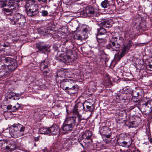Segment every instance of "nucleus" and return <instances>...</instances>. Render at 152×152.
<instances>
[{
    "mask_svg": "<svg viewBox=\"0 0 152 152\" xmlns=\"http://www.w3.org/2000/svg\"><path fill=\"white\" fill-rule=\"evenodd\" d=\"M25 129L24 126L20 124H14L10 127V134L14 138H18L24 135Z\"/></svg>",
    "mask_w": 152,
    "mask_h": 152,
    "instance_id": "nucleus-1",
    "label": "nucleus"
},
{
    "mask_svg": "<svg viewBox=\"0 0 152 152\" xmlns=\"http://www.w3.org/2000/svg\"><path fill=\"white\" fill-rule=\"evenodd\" d=\"M26 12L29 16L32 17L37 15L39 13L38 6L34 0L30 1L26 5Z\"/></svg>",
    "mask_w": 152,
    "mask_h": 152,
    "instance_id": "nucleus-2",
    "label": "nucleus"
},
{
    "mask_svg": "<svg viewBox=\"0 0 152 152\" xmlns=\"http://www.w3.org/2000/svg\"><path fill=\"white\" fill-rule=\"evenodd\" d=\"M7 18L11 21L12 24H23L26 21L25 16L19 13H11V15L8 16Z\"/></svg>",
    "mask_w": 152,
    "mask_h": 152,
    "instance_id": "nucleus-3",
    "label": "nucleus"
},
{
    "mask_svg": "<svg viewBox=\"0 0 152 152\" xmlns=\"http://www.w3.org/2000/svg\"><path fill=\"white\" fill-rule=\"evenodd\" d=\"M117 142L119 146L129 148L131 145L132 141L129 135L122 133L120 135Z\"/></svg>",
    "mask_w": 152,
    "mask_h": 152,
    "instance_id": "nucleus-4",
    "label": "nucleus"
},
{
    "mask_svg": "<svg viewBox=\"0 0 152 152\" xmlns=\"http://www.w3.org/2000/svg\"><path fill=\"white\" fill-rule=\"evenodd\" d=\"M7 3L8 8L4 9V11L7 13L10 12L7 14L8 16H10L11 13L16 10L15 7L17 4V1L16 0H7Z\"/></svg>",
    "mask_w": 152,
    "mask_h": 152,
    "instance_id": "nucleus-5",
    "label": "nucleus"
},
{
    "mask_svg": "<svg viewBox=\"0 0 152 152\" xmlns=\"http://www.w3.org/2000/svg\"><path fill=\"white\" fill-rule=\"evenodd\" d=\"M5 61L8 65L7 67L10 69L11 71H13L17 67V64L15 60L10 57H7L5 58Z\"/></svg>",
    "mask_w": 152,
    "mask_h": 152,
    "instance_id": "nucleus-6",
    "label": "nucleus"
},
{
    "mask_svg": "<svg viewBox=\"0 0 152 152\" xmlns=\"http://www.w3.org/2000/svg\"><path fill=\"white\" fill-rule=\"evenodd\" d=\"M84 13L88 17H95L97 13L94 8L92 6H89L86 7L83 10Z\"/></svg>",
    "mask_w": 152,
    "mask_h": 152,
    "instance_id": "nucleus-7",
    "label": "nucleus"
},
{
    "mask_svg": "<svg viewBox=\"0 0 152 152\" xmlns=\"http://www.w3.org/2000/svg\"><path fill=\"white\" fill-rule=\"evenodd\" d=\"M63 51L66 54V55L61 56V60L64 62H69L71 59V57L69 55L72 54V51L70 49L66 48Z\"/></svg>",
    "mask_w": 152,
    "mask_h": 152,
    "instance_id": "nucleus-8",
    "label": "nucleus"
},
{
    "mask_svg": "<svg viewBox=\"0 0 152 152\" xmlns=\"http://www.w3.org/2000/svg\"><path fill=\"white\" fill-rule=\"evenodd\" d=\"M36 48L38 51L42 53L48 51L50 48V46L45 45L42 42H38L36 44Z\"/></svg>",
    "mask_w": 152,
    "mask_h": 152,
    "instance_id": "nucleus-9",
    "label": "nucleus"
},
{
    "mask_svg": "<svg viewBox=\"0 0 152 152\" xmlns=\"http://www.w3.org/2000/svg\"><path fill=\"white\" fill-rule=\"evenodd\" d=\"M48 62L46 60H44L40 64V69L45 75L48 73L49 71L48 69Z\"/></svg>",
    "mask_w": 152,
    "mask_h": 152,
    "instance_id": "nucleus-10",
    "label": "nucleus"
},
{
    "mask_svg": "<svg viewBox=\"0 0 152 152\" xmlns=\"http://www.w3.org/2000/svg\"><path fill=\"white\" fill-rule=\"evenodd\" d=\"M48 135H56L59 133V128L58 125L54 124L50 127H48Z\"/></svg>",
    "mask_w": 152,
    "mask_h": 152,
    "instance_id": "nucleus-11",
    "label": "nucleus"
},
{
    "mask_svg": "<svg viewBox=\"0 0 152 152\" xmlns=\"http://www.w3.org/2000/svg\"><path fill=\"white\" fill-rule=\"evenodd\" d=\"M1 69L0 70V78H4L7 77V75L10 73V69L6 67L5 66H2L1 67Z\"/></svg>",
    "mask_w": 152,
    "mask_h": 152,
    "instance_id": "nucleus-12",
    "label": "nucleus"
},
{
    "mask_svg": "<svg viewBox=\"0 0 152 152\" xmlns=\"http://www.w3.org/2000/svg\"><path fill=\"white\" fill-rule=\"evenodd\" d=\"M85 107H84L83 104L80 102H78L74 107L72 112L73 114H77V113H79V112L83 109L85 110Z\"/></svg>",
    "mask_w": 152,
    "mask_h": 152,
    "instance_id": "nucleus-13",
    "label": "nucleus"
},
{
    "mask_svg": "<svg viewBox=\"0 0 152 152\" xmlns=\"http://www.w3.org/2000/svg\"><path fill=\"white\" fill-rule=\"evenodd\" d=\"M76 117H69L66 118L65 122L69 125H72L74 127L76 123Z\"/></svg>",
    "mask_w": 152,
    "mask_h": 152,
    "instance_id": "nucleus-14",
    "label": "nucleus"
},
{
    "mask_svg": "<svg viewBox=\"0 0 152 152\" xmlns=\"http://www.w3.org/2000/svg\"><path fill=\"white\" fill-rule=\"evenodd\" d=\"M113 23V21L110 19L101 22L100 23V25L104 28H108L112 26Z\"/></svg>",
    "mask_w": 152,
    "mask_h": 152,
    "instance_id": "nucleus-15",
    "label": "nucleus"
},
{
    "mask_svg": "<svg viewBox=\"0 0 152 152\" xmlns=\"http://www.w3.org/2000/svg\"><path fill=\"white\" fill-rule=\"evenodd\" d=\"M73 128L72 125H71L65 122L61 127V129L63 131L67 132L72 130Z\"/></svg>",
    "mask_w": 152,
    "mask_h": 152,
    "instance_id": "nucleus-16",
    "label": "nucleus"
},
{
    "mask_svg": "<svg viewBox=\"0 0 152 152\" xmlns=\"http://www.w3.org/2000/svg\"><path fill=\"white\" fill-rule=\"evenodd\" d=\"M100 131L104 135L108 134L111 133L110 129L107 127L103 126L101 128Z\"/></svg>",
    "mask_w": 152,
    "mask_h": 152,
    "instance_id": "nucleus-17",
    "label": "nucleus"
},
{
    "mask_svg": "<svg viewBox=\"0 0 152 152\" xmlns=\"http://www.w3.org/2000/svg\"><path fill=\"white\" fill-rule=\"evenodd\" d=\"M112 50L113 51H117L121 46L120 43L112 42Z\"/></svg>",
    "mask_w": 152,
    "mask_h": 152,
    "instance_id": "nucleus-18",
    "label": "nucleus"
},
{
    "mask_svg": "<svg viewBox=\"0 0 152 152\" xmlns=\"http://www.w3.org/2000/svg\"><path fill=\"white\" fill-rule=\"evenodd\" d=\"M92 135V133L91 131L87 130L85 131L84 134L83 135L85 137V139L89 140L90 139Z\"/></svg>",
    "mask_w": 152,
    "mask_h": 152,
    "instance_id": "nucleus-19",
    "label": "nucleus"
},
{
    "mask_svg": "<svg viewBox=\"0 0 152 152\" xmlns=\"http://www.w3.org/2000/svg\"><path fill=\"white\" fill-rule=\"evenodd\" d=\"M48 128L41 127L39 129V132L41 134H45L48 135Z\"/></svg>",
    "mask_w": 152,
    "mask_h": 152,
    "instance_id": "nucleus-20",
    "label": "nucleus"
},
{
    "mask_svg": "<svg viewBox=\"0 0 152 152\" xmlns=\"http://www.w3.org/2000/svg\"><path fill=\"white\" fill-rule=\"evenodd\" d=\"M98 34L104 35L106 34V30L104 28L102 27L101 26V27L99 28L98 29Z\"/></svg>",
    "mask_w": 152,
    "mask_h": 152,
    "instance_id": "nucleus-21",
    "label": "nucleus"
},
{
    "mask_svg": "<svg viewBox=\"0 0 152 152\" xmlns=\"http://www.w3.org/2000/svg\"><path fill=\"white\" fill-rule=\"evenodd\" d=\"M101 6L104 8H107L110 6L109 1L108 0H104L101 3Z\"/></svg>",
    "mask_w": 152,
    "mask_h": 152,
    "instance_id": "nucleus-22",
    "label": "nucleus"
},
{
    "mask_svg": "<svg viewBox=\"0 0 152 152\" xmlns=\"http://www.w3.org/2000/svg\"><path fill=\"white\" fill-rule=\"evenodd\" d=\"M152 103V102L148 101L146 102H144L142 104L144 105L145 106V108H147L148 109L150 108H152V106L151 104Z\"/></svg>",
    "mask_w": 152,
    "mask_h": 152,
    "instance_id": "nucleus-23",
    "label": "nucleus"
},
{
    "mask_svg": "<svg viewBox=\"0 0 152 152\" xmlns=\"http://www.w3.org/2000/svg\"><path fill=\"white\" fill-rule=\"evenodd\" d=\"M77 90V88H76V86H73L72 87L69 88V90L67 91V93L69 94H70V93L74 94L75 93Z\"/></svg>",
    "mask_w": 152,
    "mask_h": 152,
    "instance_id": "nucleus-24",
    "label": "nucleus"
},
{
    "mask_svg": "<svg viewBox=\"0 0 152 152\" xmlns=\"http://www.w3.org/2000/svg\"><path fill=\"white\" fill-rule=\"evenodd\" d=\"M7 0H0V7L1 8H3L7 6Z\"/></svg>",
    "mask_w": 152,
    "mask_h": 152,
    "instance_id": "nucleus-25",
    "label": "nucleus"
},
{
    "mask_svg": "<svg viewBox=\"0 0 152 152\" xmlns=\"http://www.w3.org/2000/svg\"><path fill=\"white\" fill-rule=\"evenodd\" d=\"M20 107V104L17 103L15 105H12V110L15 112L16 110L18 109Z\"/></svg>",
    "mask_w": 152,
    "mask_h": 152,
    "instance_id": "nucleus-26",
    "label": "nucleus"
},
{
    "mask_svg": "<svg viewBox=\"0 0 152 152\" xmlns=\"http://www.w3.org/2000/svg\"><path fill=\"white\" fill-rule=\"evenodd\" d=\"M107 37V34H105L104 35H102L101 34H98L96 36V38L97 40L102 39L105 38Z\"/></svg>",
    "mask_w": 152,
    "mask_h": 152,
    "instance_id": "nucleus-27",
    "label": "nucleus"
},
{
    "mask_svg": "<svg viewBox=\"0 0 152 152\" xmlns=\"http://www.w3.org/2000/svg\"><path fill=\"white\" fill-rule=\"evenodd\" d=\"M86 111H88L90 112H92L94 109L95 107L94 104L92 105H90L86 107Z\"/></svg>",
    "mask_w": 152,
    "mask_h": 152,
    "instance_id": "nucleus-28",
    "label": "nucleus"
},
{
    "mask_svg": "<svg viewBox=\"0 0 152 152\" xmlns=\"http://www.w3.org/2000/svg\"><path fill=\"white\" fill-rule=\"evenodd\" d=\"M9 99H11V101L13 100H18L20 98H16L14 96L13 94L12 93L11 96H9Z\"/></svg>",
    "mask_w": 152,
    "mask_h": 152,
    "instance_id": "nucleus-29",
    "label": "nucleus"
},
{
    "mask_svg": "<svg viewBox=\"0 0 152 152\" xmlns=\"http://www.w3.org/2000/svg\"><path fill=\"white\" fill-rule=\"evenodd\" d=\"M130 47L131 46L130 45H127L126 46H124L122 50L126 53H127Z\"/></svg>",
    "mask_w": 152,
    "mask_h": 152,
    "instance_id": "nucleus-30",
    "label": "nucleus"
},
{
    "mask_svg": "<svg viewBox=\"0 0 152 152\" xmlns=\"http://www.w3.org/2000/svg\"><path fill=\"white\" fill-rule=\"evenodd\" d=\"M123 57L121 54L119 55L118 53L116 54L115 55V58L117 61H119Z\"/></svg>",
    "mask_w": 152,
    "mask_h": 152,
    "instance_id": "nucleus-31",
    "label": "nucleus"
},
{
    "mask_svg": "<svg viewBox=\"0 0 152 152\" xmlns=\"http://www.w3.org/2000/svg\"><path fill=\"white\" fill-rule=\"evenodd\" d=\"M10 151H12L17 148L16 145L14 143L10 145Z\"/></svg>",
    "mask_w": 152,
    "mask_h": 152,
    "instance_id": "nucleus-32",
    "label": "nucleus"
},
{
    "mask_svg": "<svg viewBox=\"0 0 152 152\" xmlns=\"http://www.w3.org/2000/svg\"><path fill=\"white\" fill-rule=\"evenodd\" d=\"M75 39L78 41H82L83 39V38L79 34H77L75 36Z\"/></svg>",
    "mask_w": 152,
    "mask_h": 152,
    "instance_id": "nucleus-33",
    "label": "nucleus"
},
{
    "mask_svg": "<svg viewBox=\"0 0 152 152\" xmlns=\"http://www.w3.org/2000/svg\"><path fill=\"white\" fill-rule=\"evenodd\" d=\"M139 109L141 111L146 112L148 110V109L147 108H145V106L142 104L141 105L140 107H139Z\"/></svg>",
    "mask_w": 152,
    "mask_h": 152,
    "instance_id": "nucleus-34",
    "label": "nucleus"
},
{
    "mask_svg": "<svg viewBox=\"0 0 152 152\" xmlns=\"http://www.w3.org/2000/svg\"><path fill=\"white\" fill-rule=\"evenodd\" d=\"M141 99L140 98L137 97H134V96H132V101L134 103H137L138 102L139 100L140 99Z\"/></svg>",
    "mask_w": 152,
    "mask_h": 152,
    "instance_id": "nucleus-35",
    "label": "nucleus"
},
{
    "mask_svg": "<svg viewBox=\"0 0 152 152\" xmlns=\"http://www.w3.org/2000/svg\"><path fill=\"white\" fill-rule=\"evenodd\" d=\"M85 138V137L83 135L81 137L78 139V141L80 143L83 148H84V146L82 143V142L83 141V139Z\"/></svg>",
    "mask_w": 152,
    "mask_h": 152,
    "instance_id": "nucleus-36",
    "label": "nucleus"
},
{
    "mask_svg": "<svg viewBox=\"0 0 152 152\" xmlns=\"http://www.w3.org/2000/svg\"><path fill=\"white\" fill-rule=\"evenodd\" d=\"M83 104L84 107H87V106L92 105L94 104L93 103L90 102L88 101H85L83 103Z\"/></svg>",
    "mask_w": 152,
    "mask_h": 152,
    "instance_id": "nucleus-37",
    "label": "nucleus"
},
{
    "mask_svg": "<svg viewBox=\"0 0 152 152\" xmlns=\"http://www.w3.org/2000/svg\"><path fill=\"white\" fill-rule=\"evenodd\" d=\"M138 91V89L136 88L135 90H134L132 92V96L134 97H137V93Z\"/></svg>",
    "mask_w": 152,
    "mask_h": 152,
    "instance_id": "nucleus-38",
    "label": "nucleus"
},
{
    "mask_svg": "<svg viewBox=\"0 0 152 152\" xmlns=\"http://www.w3.org/2000/svg\"><path fill=\"white\" fill-rule=\"evenodd\" d=\"M75 115H76L78 118V120L79 122H80L83 119L82 118V116L81 115H80L79 113H77V114H73Z\"/></svg>",
    "mask_w": 152,
    "mask_h": 152,
    "instance_id": "nucleus-39",
    "label": "nucleus"
},
{
    "mask_svg": "<svg viewBox=\"0 0 152 152\" xmlns=\"http://www.w3.org/2000/svg\"><path fill=\"white\" fill-rule=\"evenodd\" d=\"M41 13L42 16L44 17L47 16L48 14V12L45 10H42L41 12Z\"/></svg>",
    "mask_w": 152,
    "mask_h": 152,
    "instance_id": "nucleus-40",
    "label": "nucleus"
},
{
    "mask_svg": "<svg viewBox=\"0 0 152 152\" xmlns=\"http://www.w3.org/2000/svg\"><path fill=\"white\" fill-rule=\"evenodd\" d=\"M141 93H142L140 89H138V91H137V97L141 99L142 97V96L141 94Z\"/></svg>",
    "mask_w": 152,
    "mask_h": 152,
    "instance_id": "nucleus-41",
    "label": "nucleus"
},
{
    "mask_svg": "<svg viewBox=\"0 0 152 152\" xmlns=\"http://www.w3.org/2000/svg\"><path fill=\"white\" fill-rule=\"evenodd\" d=\"M97 41H98V42L99 44H100L101 43H105L106 42L107 40L106 39H105V38H104L102 39H101L100 40H97Z\"/></svg>",
    "mask_w": 152,
    "mask_h": 152,
    "instance_id": "nucleus-42",
    "label": "nucleus"
},
{
    "mask_svg": "<svg viewBox=\"0 0 152 152\" xmlns=\"http://www.w3.org/2000/svg\"><path fill=\"white\" fill-rule=\"evenodd\" d=\"M83 35L81 36L83 38V39H87L88 37V33H83Z\"/></svg>",
    "mask_w": 152,
    "mask_h": 152,
    "instance_id": "nucleus-43",
    "label": "nucleus"
},
{
    "mask_svg": "<svg viewBox=\"0 0 152 152\" xmlns=\"http://www.w3.org/2000/svg\"><path fill=\"white\" fill-rule=\"evenodd\" d=\"M63 82H68L72 83L74 82V80H71L70 79H65L63 80Z\"/></svg>",
    "mask_w": 152,
    "mask_h": 152,
    "instance_id": "nucleus-44",
    "label": "nucleus"
},
{
    "mask_svg": "<svg viewBox=\"0 0 152 152\" xmlns=\"http://www.w3.org/2000/svg\"><path fill=\"white\" fill-rule=\"evenodd\" d=\"M61 72L60 70H58L54 74V76L56 77H58L60 75V74Z\"/></svg>",
    "mask_w": 152,
    "mask_h": 152,
    "instance_id": "nucleus-45",
    "label": "nucleus"
},
{
    "mask_svg": "<svg viewBox=\"0 0 152 152\" xmlns=\"http://www.w3.org/2000/svg\"><path fill=\"white\" fill-rule=\"evenodd\" d=\"M119 42L120 43L119 41H118L117 39V37H114L112 39H111V43H112V42Z\"/></svg>",
    "mask_w": 152,
    "mask_h": 152,
    "instance_id": "nucleus-46",
    "label": "nucleus"
},
{
    "mask_svg": "<svg viewBox=\"0 0 152 152\" xmlns=\"http://www.w3.org/2000/svg\"><path fill=\"white\" fill-rule=\"evenodd\" d=\"M12 93L13 94L14 96H15L16 98H19L22 94V93L18 94L15 93Z\"/></svg>",
    "mask_w": 152,
    "mask_h": 152,
    "instance_id": "nucleus-47",
    "label": "nucleus"
},
{
    "mask_svg": "<svg viewBox=\"0 0 152 152\" xmlns=\"http://www.w3.org/2000/svg\"><path fill=\"white\" fill-rule=\"evenodd\" d=\"M106 48L108 49H112V44L111 42L109 44L106 46Z\"/></svg>",
    "mask_w": 152,
    "mask_h": 152,
    "instance_id": "nucleus-48",
    "label": "nucleus"
},
{
    "mask_svg": "<svg viewBox=\"0 0 152 152\" xmlns=\"http://www.w3.org/2000/svg\"><path fill=\"white\" fill-rule=\"evenodd\" d=\"M88 26H86L85 28H83L82 30L83 32L88 33Z\"/></svg>",
    "mask_w": 152,
    "mask_h": 152,
    "instance_id": "nucleus-49",
    "label": "nucleus"
},
{
    "mask_svg": "<svg viewBox=\"0 0 152 152\" xmlns=\"http://www.w3.org/2000/svg\"><path fill=\"white\" fill-rule=\"evenodd\" d=\"M124 40V39L122 37H120L118 41H119L120 42L121 45L122 43Z\"/></svg>",
    "mask_w": 152,
    "mask_h": 152,
    "instance_id": "nucleus-50",
    "label": "nucleus"
},
{
    "mask_svg": "<svg viewBox=\"0 0 152 152\" xmlns=\"http://www.w3.org/2000/svg\"><path fill=\"white\" fill-rule=\"evenodd\" d=\"M7 109L8 110H12V105H9L7 106Z\"/></svg>",
    "mask_w": 152,
    "mask_h": 152,
    "instance_id": "nucleus-51",
    "label": "nucleus"
},
{
    "mask_svg": "<svg viewBox=\"0 0 152 152\" xmlns=\"http://www.w3.org/2000/svg\"><path fill=\"white\" fill-rule=\"evenodd\" d=\"M107 139H110V137L111 136V133H108V134H106L104 135Z\"/></svg>",
    "mask_w": 152,
    "mask_h": 152,
    "instance_id": "nucleus-52",
    "label": "nucleus"
},
{
    "mask_svg": "<svg viewBox=\"0 0 152 152\" xmlns=\"http://www.w3.org/2000/svg\"><path fill=\"white\" fill-rule=\"evenodd\" d=\"M147 66H148L150 69L152 71V64H151V63H150Z\"/></svg>",
    "mask_w": 152,
    "mask_h": 152,
    "instance_id": "nucleus-53",
    "label": "nucleus"
},
{
    "mask_svg": "<svg viewBox=\"0 0 152 152\" xmlns=\"http://www.w3.org/2000/svg\"><path fill=\"white\" fill-rule=\"evenodd\" d=\"M126 52H125V51H124L122 49V51L121 53L120 54L121 55V56H124V55L126 54Z\"/></svg>",
    "mask_w": 152,
    "mask_h": 152,
    "instance_id": "nucleus-54",
    "label": "nucleus"
},
{
    "mask_svg": "<svg viewBox=\"0 0 152 152\" xmlns=\"http://www.w3.org/2000/svg\"><path fill=\"white\" fill-rule=\"evenodd\" d=\"M39 2H42L43 3H47V0H37Z\"/></svg>",
    "mask_w": 152,
    "mask_h": 152,
    "instance_id": "nucleus-55",
    "label": "nucleus"
},
{
    "mask_svg": "<svg viewBox=\"0 0 152 152\" xmlns=\"http://www.w3.org/2000/svg\"><path fill=\"white\" fill-rule=\"evenodd\" d=\"M111 139H105L104 140V142L106 143H109Z\"/></svg>",
    "mask_w": 152,
    "mask_h": 152,
    "instance_id": "nucleus-56",
    "label": "nucleus"
},
{
    "mask_svg": "<svg viewBox=\"0 0 152 152\" xmlns=\"http://www.w3.org/2000/svg\"><path fill=\"white\" fill-rule=\"evenodd\" d=\"M39 140V137H34V140L36 142L38 141Z\"/></svg>",
    "mask_w": 152,
    "mask_h": 152,
    "instance_id": "nucleus-57",
    "label": "nucleus"
},
{
    "mask_svg": "<svg viewBox=\"0 0 152 152\" xmlns=\"http://www.w3.org/2000/svg\"><path fill=\"white\" fill-rule=\"evenodd\" d=\"M131 152H140L138 150H133L132 151H131Z\"/></svg>",
    "mask_w": 152,
    "mask_h": 152,
    "instance_id": "nucleus-58",
    "label": "nucleus"
},
{
    "mask_svg": "<svg viewBox=\"0 0 152 152\" xmlns=\"http://www.w3.org/2000/svg\"><path fill=\"white\" fill-rule=\"evenodd\" d=\"M10 146H7L6 147V148L8 149L10 151Z\"/></svg>",
    "mask_w": 152,
    "mask_h": 152,
    "instance_id": "nucleus-59",
    "label": "nucleus"
},
{
    "mask_svg": "<svg viewBox=\"0 0 152 152\" xmlns=\"http://www.w3.org/2000/svg\"><path fill=\"white\" fill-rule=\"evenodd\" d=\"M3 46L4 47H8V45H7L6 44H4V45H3Z\"/></svg>",
    "mask_w": 152,
    "mask_h": 152,
    "instance_id": "nucleus-60",
    "label": "nucleus"
},
{
    "mask_svg": "<svg viewBox=\"0 0 152 152\" xmlns=\"http://www.w3.org/2000/svg\"><path fill=\"white\" fill-rule=\"evenodd\" d=\"M70 88L69 87H66L65 88V90H69V88Z\"/></svg>",
    "mask_w": 152,
    "mask_h": 152,
    "instance_id": "nucleus-61",
    "label": "nucleus"
},
{
    "mask_svg": "<svg viewBox=\"0 0 152 152\" xmlns=\"http://www.w3.org/2000/svg\"><path fill=\"white\" fill-rule=\"evenodd\" d=\"M149 141L151 143H152V138H151L150 139Z\"/></svg>",
    "mask_w": 152,
    "mask_h": 152,
    "instance_id": "nucleus-62",
    "label": "nucleus"
},
{
    "mask_svg": "<svg viewBox=\"0 0 152 152\" xmlns=\"http://www.w3.org/2000/svg\"><path fill=\"white\" fill-rule=\"evenodd\" d=\"M131 151H132L129 149V150H127L126 152H131Z\"/></svg>",
    "mask_w": 152,
    "mask_h": 152,
    "instance_id": "nucleus-63",
    "label": "nucleus"
},
{
    "mask_svg": "<svg viewBox=\"0 0 152 152\" xmlns=\"http://www.w3.org/2000/svg\"><path fill=\"white\" fill-rule=\"evenodd\" d=\"M34 145L35 146V147H36L37 146V145L36 143H34Z\"/></svg>",
    "mask_w": 152,
    "mask_h": 152,
    "instance_id": "nucleus-64",
    "label": "nucleus"
}]
</instances>
